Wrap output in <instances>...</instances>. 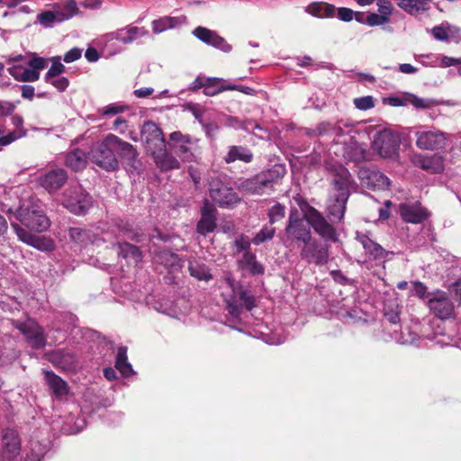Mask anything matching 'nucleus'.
I'll list each match as a JSON object with an SVG mask.
<instances>
[{"label":"nucleus","mask_w":461,"mask_h":461,"mask_svg":"<svg viewBox=\"0 0 461 461\" xmlns=\"http://www.w3.org/2000/svg\"><path fill=\"white\" fill-rule=\"evenodd\" d=\"M5 207L2 203V212H6L11 226L21 241L41 251L54 249L52 240L32 233L46 231L50 226L43 204L39 199L31 197L23 201L15 212L11 208L5 211Z\"/></svg>","instance_id":"obj_1"},{"label":"nucleus","mask_w":461,"mask_h":461,"mask_svg":"<svg viewBox=\"0 0 461 461\" xmlns=\"http://www.w3.org/2000/svg\"><path fill=\"white\" fill-rule=\"evenodd\" d=\"M47 451L46 444L34 439L22 450L21 438L14 429L2 433V461H42Z\"/></svg>","instance_id":"obj_2"},{"label":"nucleus","mask_w":461,"mask_h":461,"mask_svg":"<svg viewBox=\"0 0 461 461\" xmlns=\"http://www.w3.org/2000/svg\"><path fill=\"white\" fill-rule=\"evenodd\" d=\"M335 194H330L327 203V212L330 221L339 222L343 220L347 203L349 197V189L355 184L349 171L342 167L338 166L335 168V176L331 182Z\"/></svg>","instance_id":"obj_3"},{"label":"nucleus","mask_w":461,"mask_h":461,"mask_svg":"<svg viewBox=\"0 0 461 461\" xmlns=\"http://www.w3.org/2000/svg\"><path fill=\"white\" fill-rule=\"evenodd\" d=\"M7 70L21 82H35L40 78L41 72L47 68L49 59L40 57L36 52H28L25 56L22 54L10 56L6 59Z\"/></svg>","instance_id":"obj_4"},{"label":"nucleus","mask_w":461,"mask_h":461,"mask_svg":"<svg viewBox=\"0 0 461 461\" xmlns=\"http://www.w3.org/2000/svg\"><path fill=\"white\" fill-rule=\"evenodd\" d=\"M224 280L227 286L222 292V297L231 316L238 318L243 308L250 312L257 306L256 298L249 289L235 282L230 276Z\"/></svg>","instance_id":"obj_5"},{"label":"nucleus","mask_w":461,"mask_h":461,"mask_svg":"<svg viewBox=\"0 0 461 461\" xmlns=\"http://www.w3.org/2000/svg\"><path fill=\"white\" fill-rule=\"evenodd\" d=\"M211 199L221 208H231L240 202V197L230 185V179L225 175L212 177L209 184Z\"/></svg>","instance_id":"obj_6"},{"label":"nucleus","mask_w":461,"mask_h":461,"mask_svg":"<svg viewBox=\"0 0 461 461\" xmlns=\"http://www.w3.org/2000/svg\"><path fill=\"white\" fill-rule=\"evenodd\" d=\"M113 140L115 135L108 134L101 142L95 144L89 152L92 162L106 171H113L119 167Z\"/></svg>","instance_id":"obj_7"},{"label":"nucleus","mask_w":461,"mask_h":461,"mask_svg":"<svg viewBox=\"0 0 461 461\" xmlns=\"http://www.w3.org/2000/svg\"><path fill=\"white\" fill-rule=\"evenodd\" d=\"M285 237L291 243H305L312 239L309 218L301 216L297 211H292L285 229Z\"/></svg>","instance_id":"obj_8"},{"label":"nucleus","mask_w":461,"mask_h":461,"mask_svg":"<svg viewBox=\"0 0 461 461\" xmlns=\"http://www.w3.org/2000/svg\"><path fill=\"white\" fill-rule=\"evenodd\" d=\"M416 146L423 150L443 149L447 142L446 133L435 128L420 127L415 132Z\"/></svg>","instance_id":"obj_9"},{"label":"nucleus","mask_w":461,"mask_h":461,"mask_svg":"<svg viewBox=\"0 0 461 461\" xmlns=\"http://www.w3.org/2000/svg\"><path fill=\"white\" fill-rule=\"evenodd\" d=\"M63 203L71 212L84 214L91 204V197L80 185H76L66 190Z\"/></svg>","instance_id":"obj_10"},{"label":"nucleus","mask_w":461,"mask_h":461,"mask_svg":"<svg viewBox=\"0 0 461 461\" xmlns=\"http://www.w3.org/2000/svg\"><path fill=\"white\" fill-rule=\"evenodd\" d=\"M427 305L430 312L440 320H447L454 315L455 306L443 291L429 293L427 296Z\"/></svg>","instance_id":"obj_11"},{"label":"nucleus","mask_w":461,"mask_h":461,"mask_svg":"<svg viewBox=\"0 0 461 461\" xmlns=\"http://www.w3.org/2000/svg\"><path fill=\"white\" fill-rule=\"evenodd\" d=\"M300 257L308 264L322 266L329 261V249L326 246L311 239L303 244Z\"/></svg>","instance_id":"obj_12"},{"label":"nucleus","mask_w":461,"mask_h":461,"mask_svg":"<svg viewBox=\"0 0 461 461\" xmlns=\"http://www.w3.org/2000/svg\"><path fill=\"white\" fill-rule=\"evenodd\" d=\"M373 148L383 158H393L397 154L399 143L395 136L387 130L376 132Z\"/></svg>","instance_id":"obj_13"},{"label":"nucleus","mask_w":461,"mask_h":461,"mask_svg":"<svg viewBox=\"0 0 461 461\" xmlns=\"http://www.w3.org/2000/svg\"><path fill=\"white\" fill-rule=\"evenodd\" d=\"M16 328L33 348L40 349L45 347L46 338L43 330L34 321L27 320L24 322H17Z\"/></svg>","instance_id":"obj_14"},{"label":"nucleus","mask_w":461,"mask_h":461,"mask_svg":"<svg viewBox=\"0 0 461 461\" xmlns=\"http://www.w3.org/2000/svg\"><path fill=\"white\" fill-rule=\"evenodd\" d=\"M192 34L204 44L212 46L222 52L229 53L232 50L231 45L213 30L198 26L193 30Z\"/></svg>","instance_id":"obj_15"},{"label":"nucleus","mask_w":461,"mask_h":461,"mask_svg":"<svg viewBox=\"0 0 461 461\" xmlns=\"http://www.w3.org/2000/svg\"><path fill=\"white\" fill-rule=\"evenodd\" d=\"M68 174L63 168L51 169L37 178V184L50 194L59 190L67 182Z\"/></svg>","instance_id":"obj_16"},{"label":"nucleus","mask_w":461,"mask_h":461,"mask_svg":"<svg viewBox=\"0 0 461 461\" xmlns=\"http://www.w3.org/2000/svg\"><path fill=\"white\" fill-rule=\"evenodd\" d=\"M310 226L325 240L337 241V234L333 226L327 221L324 216L312 207L308 213Z\"/></svg>","instance_id":"obj_17"},{"label":"nucleus","mask_w":461,"mask_h":461,"mask_svg":"<svg viewBox=\"0 0 461 461\" xmlns=\"http://www.w3.org/2000/svg\"><path fill=\"white\" fill-rule=\"evenodd\" d=\"M217 210L215 207L205 200L201 208V217L196 224V231L202 236H206L214 231L217 227Z\"/></svg>","instance_id":"obj_18"},{"label":"nucleus","mask_w":461,"mask_h":461,"mask_svg":"<svg viewBox=\"0 0 461 461\" xmlns=\"http://www.w3.org/2000/svg\"><path fill=\"white\" fill-rule=\"evenodd\" d=\"M129 36H128V27L125 26L123 28L117 29L116 31L106 33L101 39V42L103 44L104 51L109 55L113 56L122 51V48L116 46V41L121 42L124 45L129 43Z\"/></svg>","instance_id":"obj_19"},{"label":"nucleus","mask_w":461,"mask_h":461,"mask_svg":"<svg viewBox=\"0 0 461 461\" xmlns=\"http://www.w3.org/2000/svg\"><path fill=\"white\" fill-rule=\"evenodd\" d=\"M357 240L361 243L366 254L370 260L386 261L389 256L393 253L385 250L381 245L374 241L367 234L357 233Z\"/></svg>","instance_id":"obj_20"},{"label":"nucleus","mask_w":461,"mask_h":461,"mask_svg":"<svg viewBox=\"0 0 461 461\" xmlns=\"http://www.w3.org/2000/svg\"><path fill=\"white\" fill-rule=\"evenodd\" d=\"M402 220L409 223L419 224L426 221L430 213L420 203H402L399 208Z\"/></svg>","instance_id":"obj_21"},{"label":"nucleus","mask_w":461,"mask_h":461,"mask_svg":"<svg viewBox=\"0 0 461 461\" xmlns=\"http://www.w3.org/2000/svg\"><path fill=\"white\" fill-rule=\"evenodd\" d=\"M114 146L116 155L129 167L137 169L140 166L138 152L129 142H126L115 135Z\"/></svg>","instance_id":"obj_22"},{"label":"nucleus","mask_w":461,"mask_h":461,"mask_svg":"<svg viewBox=\"0 0 461 461\" xmlns=\"http://www.w3.org/2000/svg\"><path fill=\"white\" fill-rule=\"evenodd\" d=\"M44 379L56 398H61L68 394L69 389L68 384L54 372L43 369Z\"/></svg>","instance_id":"obj_23"},{"label":"nucleus","mask_w":461,"mask_h":461,"mask_svg":"<svg viewBox=\"0 0 461 461\" xmlns=\"http://www.w3.org/2000/svg\"><path fill=\"white\" fill-rule=\"evenodd\" d=\"M187 21L186 16H163L151 23L152 32L155 34L161 33L169 29L177 28L185 24Z\"/></svg>","instance_id":"obj_24"},{"label":"nucleus","mask_w":461,"mask_h":461,"mask_svg":"<svg viewBox=\"0 0 461 461\" xmlns=\"http://www.w3.org/2000/svg\"><path fill=\"white\" fill-rule=\"evenodd\" d=\"M152 155L157 167L162 171L180 167L179 161L172 154L167 152L165 148H158V150H152Z\"/></svg>","instance_id":"obj_25"},{"label":"nucleus","mask_w":461,"mask_h":461,"mask_svg":"<svg viewBox=\"0 0 461 461\" xmlns=\"http://www.w3.org/2000/svg\"><path fill=\"white\" fill-rule=\"evenodd\" d=\"M142 137L148 145L154 144L156 148H165V140L160 128L153 122L145 123L142 129Z\"/></svg>","instance_id":"obj_26"},{"label":"nucleus","mask_w":461,"mask_h":461,"mask_svg":"<svg viewBox=\"0 0 461 461\" xmlns=\"http://www.w3.org/2000/svg\"><path fill=\"white\" fill-rule=\"evenodd\" d=\"M197 142L198 140L196 139L188 137L186 142L173 145V149L183 160L194 161L196 159V153L198 152Z\"/></svg>","instance_id":"obj_27"},{"label":"nucleus","mask_w":461,"mask_h":461,"mask_svg":"<svg viewBox=\"0 0 461 461\" xmlns=\"http://www.w3.org/2000/svg\"><path fill=\"white\" fill-rule=\"evenodd\" d=\"M66 21L61 15V9L45 10L38 14L34 24H41L44 28H52L57 23Z\"/></svg>","instance_id":"obj_28"},{"label":"nucleus","mask_w":461,"mask_h":461,"mask_svg":"<svg viewBox=\"0 0 461 461\" xmlns=\"http://www.w3.org/2000/svg\"><path fill=\"white\" fill-rule=\"evenodd\" d=\"M118 256L131 265H137L142 260V252L135 245L122 242L118 243Z\"/></svg>","instance_id":"obj_29"},{"label":"nucleus","mask_w":461,"mask_h":461,"mask_svg":"<svg viewBox=\"0 0 461 461\" xmlns=\"http://www.w3.org/2000/svg\"><path fill=\"white\" fill-rule=\"evenodd\" d=\"M239 188L250 194H261L266 189H267L266 186V180L259 173L250 178L241 181Z\"/></svg>","instance_id":"obj_30"},{"label":"nucleus","mask_w":461,"mask_h":461,"mask_svg":"<svg viewBox=\"0 0 461 461\" xmlns=\"http://www.w3.org/2000/svg\"><path fill=\"white\" fill-rule=\"evenodd\" d=\"M87 161V156L85 151L75 149L66 155V166L72 170L78 171L85 168Z\"/></svg>","instance_id":"obj_31"},{"label":"nucleus","mask_w":461,"mask_h":461,"mask_svg":"<svg viewBox=\"0 0 461 461\" xmlns=\"http://www.w3.org/2000/svg\"><path fill=\"white\" fill-rule=\"evenodd\" d=\"M252 158L253 154L249 149L242 146H231L230 147L227 155L224 157V161L228 164L236 160L249 163Z\"/></svg>","instance_id":"obj_32"},{"label":"nucleus","mask_w":461,"mask_h":461,"mask_svg":"<svg viewBox=\"0 0 461 461\" xmlns=\"http://www.w3.org/2000/svg\"><path fill=\"white\" fill-rule=\"evenodd\" d=\"M286 173L285 167L283 164L276 163L271 168L263 170L259 174L266 180L267 188L272 187L274 183L280 180Z\"/></svg>","instance_id":"obj_33"},{"label":"nucleus","mask_w":461,"mask_h":461,"mask_svg":"<svg viewBox=\"0 0 461 461\" xmlns=\"http://www.w3.org/2000/svg\"><path fill=\"white\" fill-rule=\"evenodd\" d=\"M115 368L124 377H129L134 373L131 365L128 361L126 347L122 346L118 348L115 359Z\"/></svg>","instance_id":"obj_34"},{"label":"nucleus","mask_w":461,"mask_h":461,"mask_svg":"<svg viewBox=\"0 0 461 461\" xmlns=\"http://www.w3.org/2000/svg\"><path fill=\"white\" fill-rule=\"evenodd\" d=\"M241 267L249 269L253 275L264 273L263 266L257 261L256 255L251 250L243 252L242 258L239 260Z\"/></svg>","instance_id":"obj_35"},{"label":"nucleus","mask_w":461,"mask_h":461,"mask_svg":"<svg viewBox=\"0 0 461 461\" xmlns=\"http://www.w3.org/2000/svg\"><path fill=\"white\" fill-rule=\"evenodd\" d=\"M51 360L65 370L74 369L77 366L76 357L72 353L57 350L52 354Z\"/></svg>","instance_id":"obj_36"},{"label":"nucleus","mask_w":461,"mask_h":461,"mask_svg":"<svg viewBox=\"0 0 461 461\" xmlns=\"http://www.w3.org/2000/svg\"><path fill=\"white\" fill-rule=\"evenodd\" d=\"M413 162L417 167L431 173H438L441 170V165L438 158L432 156H415Z\"/></svg>","instance_id":"obj_37"},{"label":"nucleus","mask_w":461,"mask_h":461,"mask_svg":"<svg viewBox=\"0 0 461 461\" xmlns=\"http://www.w3.org/2000/svg\"><path fill=\"white\" fill-rule=\"evenodd\" d=\"M398 6L411 15L425 12L429 7L428 3L421 0H400Z\"/></svg>","instance_id":"obj_38"},{"label":"nucleus","mask_w":461,"mask_h":461,"mask_svg":"<svg viewBox=\"0 0 461 461\" xmlns=\"http://www.w3.org/2000/svg\"><path fill=\"white\" fill-rule=\"evenodd\" d=\"M366 184L374 188L386 189L390 185L389 178L379 170H370L366 174Z\"/></svg>","instance_id":"obj_39"},{"label":"nucleus","mask_w":461,"mask_h":461,"mask_svg":"<svg viewBox=\"0 0 461 461\" xmlns=\"http://www.w3.org/2000/svg\"><path fill=\"white\" fill-rule=\"evenodd\" d=\"M409 104H411L416 109H431L443 104V101L433 98H421L414 94H408Z\"/></svg>","instance_id":"obj_40"},{"label":"nucleus","mask_w":461,"mask_h":461,"mask_svg":"<svg viewBox=\"0 0 461 461\" xmlns=\"http://www.w3.org/2000/svg\"><path fill=\"white\" fill-rule=\"evenodd\" d=\"M337 8L330 4L327 3H314L308 7V11L312 14L319 17H333Z\"/></svg>","instance_id":"obj_41"},{"label":"nucleus","mask_w":461,"mask_h":461,"mask_svg":"<svg viewBox=\"0 0 461 461\" xmlns=\"http://www.w3.org/2000/svg\"><path fill=\"white\" fill-rule=\"evenodd\" d=\"M188 269L190 275L197 280L207 282L212 278L209 268L203 264L191 262L189 264Z\"/></svg>","instance_id":"obj_42"},{"label":"nucleus","mask_w":461,"mask_h":461,"mask_svg":"<svg viewBox=\"0 0 461 461\" xmlns=\"http://www.w3.org/2000/svg\"><path fill=\"white\" fill-rule=\"evenodd\" d=\"M276 233V228L271 224L264 225L261 230L255 234L252 238V243L256 246H258L262 243L271 240Z\"/></svg>","instance_id":"obj_43"},{"label":"nucleus","mask_w":461,"mask_h":461,"mask_svg":"<svg viewBox=\"0 0 461 461\" xmlns=\"http://www.w3.org/2000/svg\"><path fill=\"white\" fill-rule=\"evenodd\" d=\"M60 60V56H56L51 59L52 64L44 76V81H50V78L59 77L66 71V68Z\"/></svg>","instance_id":"obj_44"},{"label":"nucleus","mask_w":461,"mask_h":461,"mask_svg":"<svg viewBox=\"0 0 461 461\" xmlns=\"http://www.w3.org/2000/svg\"><path fill=\"white\" fill-rule=\"evenodd\" d=\"M333 129H335L333 124L329 122H322L319 123L315 128L305 129L304 133L309 137H320L331 134Z\"/></svg>","instance_id":"obj_45"},{"label":"nucleus","mask_w":461,"mask_h":461,"mask_svg":"<svg viewBox=\"0 0 461 461\" xmlns=\"http://www.w3.org/2000/svg\"><path fill=\"white\" fill-rule=\"evenodd\" d=\"M285 216V206L281 204L280 203H275L271 208L267 211V217L269 221V224L273 225L274 223L279 221Z\"/></svg>","instance_id":"obj_46"},{"label":"nucleus","mask_w":461,"mask_h":461,"mask_svg":"<svg viewBox=\"0 0 461 461\" xmlns=\"http://www.w3.org/2000/svg\"><path fill=\"white\" fill-rule=\"evenodd\" d=\"M221 79L217 77H208L203 94L207 96H214L222 92Z\"/></svg>","instance_id":"obj_47"},{"label":"nucleus","mask_w":461,"mask_h":461,"mask_svg":"<svg viewBox=\"0 0 461 461\" xmlns=\"http://www.w3.org/2000/svg\"><path fill=\"white\" fill-rule=\"evenodd\" d=\"M226 125L235 129H243L247 131L254 128H258V124L253 122H240L237 117L228 116L226 119Z\"/></svg>","instance_id":"obj_48"},{"label":"nucleus","mask_w":461,"mask_h":461,"mask_svg":"<svg viewBox=\"0 0 461 461\" xmlns=\"http://www.w3.org/2000/svg\"><path fill=\"white\" fill-rule=\"evenodd\" d=\"M414 59L424 67H437L439 61V56L433 53L414 54Z\"/></svg>","instance_id":"obj_49"},{"label":"nucleus","mask_w":461,"mask_h":461,"mask_svg":"<svg viewBox=\"0 0 461 461\" xmlns=\"http://www.w3.org/2000/svg\"><path fill=\"white\" fill-rule=\"evenodd\" d=\"M128 110V106L119 104H110L103 108L99 109V113L102 116H111L124 113Z\"/></svg>","instance_id":"obj_50"},{"label":"nucleus","mask_w":461,"mask_h":461,"mask_svg":"<svg viewBox=\"0 0 461 461\" xmlns=\"http://www.w3.org/2000/svg\"><path fill=\"white\" fill-rule=\"evenodd\" d=\"M353 103L355 107L360 111H366L372 109L373 107H375V99L372 95H366L355 98Z\"/></svg>","instance_id":"obj_51"},{"label":"nucleus","mask_w":461,"mask_h":461,"mask_svg":"<svg viewBox=\"0 0 461 461\" xmlns=\"http://www.w3.org/2000/svg\"><path fill=\"white\" fill-rule=\"evenodd\" d=\"M25 134L26 131L24 129H14L6 134H4L2 131V146L9 145L14 140L23 137Z\"/></svg>","instance_id":"obj_52"},{"label":"nucleus","mask_w":461,"mask_h":461,"mask_svg":"<svg viewBox=\"0 0 461 461\" xmlns=\"http://www.w3.org/2000/svg\"><path fill=\"white\" fill-rule=\"evenodd\" d=\"M378 14L387 19L389 22L393 11V5L389 0H377Z\"/></svg>","instance_id":"obj_53"},{"label":"nucleus","mask_w":461,"mask_h":461,"mask_svg":"<svg viewBox=\"0 0 461 461\" xmlns=\"http://www.w3.org/2000/svg\"><path fill=\"white\" fill-rule=\"evenodd\" d=\"M252 243V239L250 240L249 236L245 234L239 235L234 240V247L236 248L237 252H245L251 250L250 245Z\"/></svg>","instance_id":"obj_54"},{"label":"nucleus","mask_w":461,"mask_h":461,"mask_svg":"<svg viewBox=\"0 0 461 461\" xmlns=\"http://www.w3.org/2000/svg\"><path fill=\"white\" fill-rule=\"evenodd\" d=\"M432 36L437 40L444 42H448L449 36V28L444 25H438L431 29Z\"/></svg>","instance_id":"obj_55"},{"label":"nucleus","mask_w":461,"mask_h":461,"mask_svg":"<svg viewBox=\"0 0 461 461\" xmlns=\"http://www.w3.org/2000/svg\"><path fill=\"white\" fill-rule=\"evenodd\" d=\"M128 27V36L130 38L129 43H132L139 38H142L148 35L149 32L145 27H137L133 25H127Z\"/></svg>","instance_id":"obj_56"},{"label":"nucleus","mask_w":461,"mask_h":461,"mask_svg":"<svg viewBox=\"0 0 461 461\" xmlns=\"http://www.w3.org/2000/svg\"><path fill=\"white\" fill-rule=\"evenodd\" d=\"M78 12L77 5L75 0H67L61 10V15L66 17V21L72 18Z\"/></svg>","instance_id":"obj_57"},{"label":"nucleus","mask_w":461,"mask_h":461,"mask_svg":"<svg viewBox=\"0 0 461 461\" xmlns=\"http://www.w3.org/2000/svg\"><path fill=\"white\" fill-rule=\"evenodd\" d=\"M389 21L382 16L380 14L370 13L366 17V24L368 26H382L388 23Z\"/></svg>","instance_id":"obj_58"},{"label":"nucleus","mask_w":461,"mask_h":461,"mask_svg":"<svg viewBox=\"0 0 461 461\" xmlns=\"http://www.w3.org/2000/svg\"><path fill=\"white\" fill-rule=\"evenodd\" d=\"M158 258L161 259V263L170 267L176 266L179 262L178 256L167 250L162 251Z\"/></svg>","instance_id":"obj_59"},{"label":"nucleus","mask_w":461,"mask_h":461,"mask_svg":"<svg viewBox=\"0 0 461 461\" xmlns=\"http://www.w3.org/2000/svg\"><path fill=\"white\" fill-rule=\"evenodd\" d=\"M22 2H23V0H8V1L2 0V5H6L10 9L17 7V12H19V13H23V14L32 13V10L27 5H21Z\"/></svg>","instance_id":"obj_60"},{"label":"nucleus","mask_w":461,"mask_h":461,"mask_svg":"<svg viewBox=\"0 0 461 461\" xmlns=\"http://www.w3.org/2000/svg\"><path fill=\"white\" fill-rule=\"evenodd\" d=\"M45 82L53 86L59 92H64L69 86V80L66 77H52L50 81Z\"/></svg>","instance_id":"obj_61"},{"label":"nucleus","mask_w":461,"mask_h":461,"mask_svg":"<svg viewBox=\"0 0 461 461\" xmlns=\"http://www.w3.org/2000/svg\"><path fill=\"white\" fill-rule=\"evenodd\" d=\"M411 294L420 299L427 300V296L429 293L427 292V286L423 283L416 281L412 284Z\"/></svg>","instance_id":"obj_62"},{"label":"nucleus","mask_w":461,"mask_h":461,"mask_svg":"<svg viewBox=\"0 0 461 461\" xmlns=\"http://www.w3.org/2000/svg\"><path fill=\"white\" fill-rule=\"evenodd\" d=\"M337 17L342 22H351L354 19L355 11L348 7H339L336 10Z\"/></svg>","instance_id":"obj_63"},{"label":"nucleus","mask_w":461,"mask_h":461,"mask_svg":"<svg viewBox=\"0 0 461 461\" xmlns=\"http://www.w3.org/2000/svg\"><path fill=\"white\" fill-rule=\"evenodd\" d=\"M82 49L78 47L72 48L68 51H67L63 56V60L66 63H71L77 59H79L82 56Z\"/></svg>","instance_id":"obj_64"}]
</instances>
